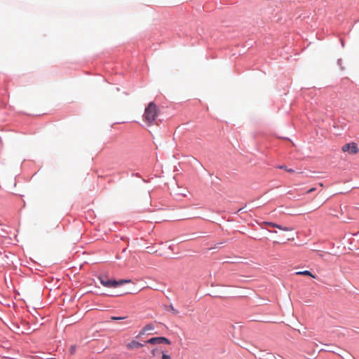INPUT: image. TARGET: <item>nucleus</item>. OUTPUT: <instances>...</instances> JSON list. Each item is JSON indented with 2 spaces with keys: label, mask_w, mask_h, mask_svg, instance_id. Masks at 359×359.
<instances>
[{
  "label": "nucleus",
  "mask_w": 359,
  "mask_h": 359,
  "mask_svg": "<svg viewBox=\"0 0 359 359\" xmlns=\"http://www.w3.org/2000/svg\"><path fill=\"white\" fill-rule=\"evenodd\" d=\"M286 171H287V172H291V173H292V172H294V170H292V169H288V168H287V169H286Z\"/></svg>",
  "instance_id": "obj_15"
},
{
  "label": "nucleus",
  "mask_w": 359,
  "mask_h": 359,
  "mask_svg": "<svg viewBox=\"0 0 359 359\" xmlns=\"http://www.w3.org/2000/svg\"><path fill=\"white\" fill-rule=\"evenodd\" d=\"M142 346H143V345L141 343H140L137 341H135V340H133L132 341H130V343H128L126 345V347L128 349H135V348H141Z\"/></svg>",
  "instance_id": "obj_6"
},
{
  "label": "nucleus",
  "mask_w": 359,
  "mask_h": 359,
  "mask_svg": "<svg viewBox=\"0 0 359 359\" xmlns=\"http://www.w3.org/2000/svg\"><path fill=\"white\" fill-rule=\"evenodd\" d=\"M264 224L269 226H271V227H273V228H277L280 230H282V231H292L293 229L292 228H290V227H288V226H283L281 225H279L278 224H276V223H273V222H264Z\"/></svg>",
  "instance_id": "obj_5"
},
{
  "label": "nucleus",
  "mask_w": 359,
  "mask_h": 359,
  "mask_svg": "<svg viewBox=\"0 0 359 359\" xmlns=\"http://www.w3.org/2000/svg\"><path fill=\"white\" fill-rule=\"evenodd\" d=\"M342 151L344 152H348L351 154H355L358 152L359 149L355 143H348L342 147Z\"/></svg>",
  "instance_id": "obj_3"
},
{
  "label": "nucleus",
  "mask_w": 359,
  "mask_h": 359,
  "mask_svg": "<svg viewBox=\"0 0 359 359\" xmlns=\"http://www.w3.org/2000/svg\"><path fill=\"white\" fill-rule=\"evenodd\" d=\"M158 116V109L157 106L151 102L145 108L143 115L144 121L147 123V126L154 124Z\"/></svg>",
  "instance_id": "obj_1"
},
{
  "label": "nucleus",
  "mask_w": 359,
  "mask_h": 359,
  "mask_svg": "<svg viewBox=\"0 0 359 359\" xmlns=\"http://www.w3.org/2000/svg\"><path fill=\"white\" fill-rule=\"evenodd\" d=\"M316 191V188H311V189H309L306 193L307 194H310V193H311L313 191Z\"/></svg>",
  "instance_id": "obj_12"
},
{
  "label": "nucleus",
  "mask_w": 359,
  "mask_h": 359,
  "mask_svg": "<svg viewBox=\"0 0 359 359\" xmlns=\"http://www.w3.org/2000/svg\"><path fill=\"white\" fill-rule=\"evenodd\" d=\"M69 351H70V353L72 354H74L75 353V351H76V346L75 345L72 346L70 347V350Z\"/></svg>",
  "instance_id": "obj_10"
},
{
  "label": "nucleus",
  "mask_w": 359,
  "mask_h": 359,
  "mask_svg": "<svg viewBox=\"0 0 359 359\" xmlns=\"http://www.w3.org/2000/svg\"><path fill=\"white\" fill-rule=\"evenodd\" d=\"M170 309L174 312V313L177 314L178 312L176 309L173 308L172 306H170Z\"/></svg>",
  "instance_id": "obj_14"
},
{
  "label": "nucleus",
  "mask_w": 359,
  "mask_h": 359,
  "mask_svg": "<svg viewBox=\"0 0 359 359\" xmlns=\"http://www.w3.org/2000/svg\"><path fill=\"white\" fill-rule=\"evenodd\" d=\"M147 343L150 344H170V341L168 339L164 337H153L147 340Z\"/></svg>",
  "instance_id": "obj_4"
},
{
  "label": "nucleus",
  "mask_w": 359,
  "mask_h": 359,
  "mask_svg": "<svg viewBox=\"0 0 359 359\" xmlns=\"http://www.w3.org/2000/svg\"><path fill=\"white\" fill-rule=\"evenodd\" d=\"M278 168L284 169L285 170H286V169H287V167L284 166V165H279V166H278Z\"/></svg>",
  "instance_id": "obj_13"
},
{
  "label": "nucleus",
  "mask_w": 359,
  "mask_h": 359,
  "mask_svg": "<svg viewBox=\"0 0 359 359\" xmlns=\"http://www.w3.org/2000/svg\"><path fill=\"white\" fill-rule=\"evenodd\" d=\"M126 317H116V316H111V319L113 320H123L125 319Z\"/></svg>",
  "instance_id": "obj_9"
},
{
  "label": "nucleus",
  "mask_w": 359,
  "mask_h": 359,
  "mask_svg": "<svg viewBox=\"0 0 359 359\" xmlns=\"http://www.w3.org/2000/svg\"><path fill=\"white\" fill-rule=\"evenodd\" d=\"M162 359H171V358L170 355H168L165 353H163Z\"/></svg>",
  "instance_id": "obj_11"
},
{
  "label": "nucleus",
  "mask_w": 359,
  "mask_h": 359,
  "mask_svg": "<svg viewBox=\"0 0 359 359\" xmlns=\"http://www.w3.org/2000/svg\"><path fill=\"white\" fill-rule=\"evenodd\" d=\"M326 351H330V352H334V351H332V350H330V349H329V350H326Z\"/></svg>",
  "instance_id": "obj_17"
},
{
  "label": "nucleus",
  "mask_w": 359,
  "mask_h": 359,
  "mask_svg": "<svg viewBox=\"0 0 359 359\" xmlns=\"http://www.w3.org/2000/svg\"><path fill=\"white\" fill-rule=\"evenodd\" d=\"M297 275H303V276H309L312 278H315V276L309 271H299L297 272Z\"/></svg>",
  "instance_id": "obj_8"
},
{
  "label": "nucleus",
  "mask_w": 359,
  "mask_h": 359,
  "mask_svg": "<svg viewBox=\"0 0 359 359\" xmlns=\"http://www.w3.org/2000/svg\"><path fill=\"white\" fill-rule=\"evenodd\" d=\"M100 280L101 284L107 287H116L118 285H123L126 283H130V280H121L119 281H116L115 280H109L106 277H100Z\"/></svg>",
  "instance_id": "obj_2"
},
{
  "label": "nucleus",
  "mask_w": 359,
  "mask_h": 359,
  "mask_svg": "<svg viewBox=\"0 0 359 359\" xmlns=\"http://www.w3.org/2000/svg\"><path fill=\"white\" fill-rule=\"evenodd\" d=\"M319 186L323 187V184L320 182V183H319Z\"/></svg>",
  "instance_id": "obj_16"
},
{
  "label": "nucleus",
  "mask_w": 359,
  "mask_h": 359,
  "mask_svg": "<svg viewBox=\"0 0 359 359\" xmlns=\"http://www.w3.org/2000/svg\"><path fill=\"white\" fill-rule=\"evenodd\" d=\"M154 329V326L153 324L149 323L146 325L142 330L140 331V334L143 335L146 334L149 331H151Z\"/></svg>",
  "instance_id": "obj_7"
}]
</instances>
